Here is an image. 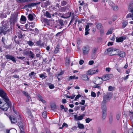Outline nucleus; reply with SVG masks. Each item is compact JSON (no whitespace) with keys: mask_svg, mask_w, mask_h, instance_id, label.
I'll use <instances>...</instances> for the list:
<instances>
[{"mask_svg":"<svg viewBox=\"0 0 133 133\" xmlns=\"http://www.w3.org/2000/svg\"><path fill=\"white\" fill-rule=\"evenodd\" d=\"M55 7H58V8L60 9V8H61V6H60L59 4L58 3H56V5L55 6Z\"/></svg>","mask_w":133,"mask_h":133,"instance_id":"62","label":"nucleus"},{"mask_svg":"<svg viewBox=\"0 0 133 133\" xmlns=\"http://www.w3.org/2000/svg\"><path fill=\"white\" fill-rule=\"evenodd\" d=\"M122 28H124L128 24V22L127 21H124L122 23Z\"/></svg>","mask_w":133,"mask_h":133,"instance_id":"30","label":"nucleus"},{"mask_svg":"<svg viewBox=\"0 0 133 133\" xmlns=\"http://www.w3.org/2000/svg\"><path fill=\"white\" fill-rule=\"evenodd\" d=\"M82 79L84 80H89V78L87 75H84L82 76Z\"/></svg>","mask_w":133,"mask_h":133,"instance_id":"26","label":"nucleus"},{"mask_svg":"<svg viewBox=\"0 0 133 133\" xmlns=\"http://www.w3.org/2000/svg\"><path fill=\"white\" fill-rule=\"evenodd\" d=\"M97 49L96 48H94L92 49L91 56L92 57L94 58L95 56Z\"/></svg>","mask_w":133,"mask_h":133,"instance_id":"20","label":"nucleus"},{"mask_svg":"<svg viewBox=\"0 0 133 133\" xmlns=\"http://www.w3.org/2000/svg\"><path fill=\"white\" fill-rule=\"evenodd\" d=\"M25 29H26V30L25 31H34V29H33L30 28V24H26L25 26Z\"/></svg>","mask_w":133,"mask_h":133,"instance_id":"16","label":"nucleus"},{"mask_svg":"<svg viewBox=\"0 0 133 133\" xmlns=\"http://www.w3.org/2000/svg\"><path fill=\"white\" fill-rule=\"evenodd\" d=\"M89 30L90 29H89L88 30H85V35L86 36L89 33Z\"/></svg>","mask_w":133,"mask_h":133,"instance_id":"63","label":"nucleus"},{"mask_svg":"<svg viewBox=\"0 0 133 133\" xmlns=\"http://www.w3.org/2000/svg\"><path fill=\"white\" fill-rule=\"evenodd\" d=\"M128 10L131 13L133 12V1H131L128 7Z\"/></svg>","mask_w":133,"mask_h":133,"instance_id":"13","label":"nucleus"},{"mask_svg":"<svg viewBox=\"0 0 133 133\" xmlns=\"http://www.w3.org/2000/svg\"><path fill=\"white\" fill-rule=\"evenodd\" d=\"M7 29V28L5 26L0 27V34L3 33L4 35L6 34L7 31L8 30Z\"/></svg>","mask_w":133,"mask_h":133,"instance_id":"12","label":"nucleus"},{"mask_svg":"<svg viewBox=\"0 0 133 133\" xmlns=\"http://www.w3.org/2000/svg\"><path fill=\"white\" fill-rule=\"evenodd\" d=\"M126 37L125 35L123 36L119 37H116V42H122L123 40L126 39Z\"/></svg>","mask_w":133,"mask_h":133,"instance_id":"9","label":"nucleus"},{"mask_svg":"<svg viewBox=\"0 0 133 133\" xmlns=\"http://www.w3.org/2000/svg\"><path fill=\"white\" fill-rule=\"evenodd\" d=\"M50 3L49 1H48L44 3L41 5V6L42 7H45L46 8L47 6L49 5H50Z\"/></svg>","mask_w":133,"mask_h":133,"instance_id":"22","label":"nucleus"},{"mask_svg":"<svg viewBox=\"0 0 133 133\" xmlns=\"http://www.w3.org/2000/svg\"><path fill=\"white\" fill-rule=\"evenodd\" d=\"M17 58L19 59H20L22 60H23L25 58V57H20L17 56Z\"/></svg>","mask_w":133,"mask_h":133,"instance_id":"60","label":"nucleus"},{"mask_svg":"<svg viewBox=\"0 0 133 133\" xmlns=\"http://www.w3.org/2000/svg\"><path fill=\"white\" fill-rule=\"evenodd\" d=\"M23 37V35L20 32L18 36V39L19 40L20 39H21Z\"/></svg>","mask_w":133,"mask_h":133,"instance_id":"42","label":"nucleus"},{"mask_svg":"<svg viewBox=\"0 0 133 133\" xmlns=\"http://www.w3.org/2000/svg\"><path fill=\"white\" fill-rule=\"evenodd\" d=\"M92 120V119L90 118H88L85 119L86 122L87 123H89Z\"/></svg>","mask_w":133,"mask_h":133,"instance_id":"52","label":"nucleus"},{"mask_svg":"<svg viewBox=\"0 0 133 133\" xmlns=\"http://www.w3.org/2000/svg\"><path fill=\"white\" fill-rule=\"evenodd\" d=\"M133 16H132V14H131L130 13L128 14L126 16V18H128L129 17H132Z\"/></svg>","mask_w":133,"mask_h":133,"instance_id":"55","label":"nucleus"},{"mask_svg":"<svg viewBox=\"0 0 133 133\" xmlns=\"http://www.w3.org/2000/svg\"><path fill=\"white\" fill-rule=\"evenodd\" d=\"M48 85L49 86V88L50 89H52L54 88L55 86L53 84H51L50 83H47Z\"/></svg>","mask_w":133,"mask_h":133,"instance_id":"32","label":"nucleus"},{"mask_svg":"<svg viewBox=\"0 0 133 133\" xmlns=\"http://www.w3.org/2000/svg\"><path fill=\"white\" fill-rule=\"evenodd\" d=\"M38 97L39 98V101H41L43 103H45L46 102L44 99H43V98L42 96L40 95H38Z\"/></svg>","mask_w":133,"mask_h":133,"instance_id":"27","label":"nucleus"},{"mask_svg":"<svg viewBox=\"0 0 133 133\" xmlns=\"http://www.w3.org/2000/svg\"><path fill=\"white\" fill-rule=\"evenodd\" d=\"M112 50H113V48L112 47H111L110 48L108 49L107 50V53H108V52H111V51L112 52Z\"/></svg>","mask_w":133,"mask_h":133,"instance_id":"53","label":"nucleus"},{"mask_svg":"<svg viewBox=\"0 0 133 133\" xmlns=\"http://www.w3.org/2000/svg\"><path fill=\"white\" fill-rule=\"evenodd\" d=\"M18 125L20 130H24V127L22 121H20L18 123Z\"/></svg>","mask_w":133,"mask_h":133,"instance_id":"15","label":"nucleus"},{"mask_svg":"<svg viewBox=\"0 0 133 133\" xmlns=\"http://www.w3.org/2000/svg\"><path fill=\"white\" fill-rule=\"evenodd\" d=\"M94 71H95V70H92V71H88V74L89 75H92V74H95V72H93Z\"/></svg>","mask_w":133,"mask_h":133,"instance_id":"43","label":"nucleus"},{"mask_svg":"<svg viewBox=\"0 0 133 133\" xmlns=\"http://www.w3.org/2000/svg\"><path fill=\"white\" fill-rule=\"evenodd\" d=\"M98 79H97V80L98 82L97 85H99L102 84L103 83V77L101 78L99 77H98Z\"/></svg>","mask_w":133,"mask_h":133,"instance_id":"17","label":"nucleus"},{"mask_svg":"<svg viewBox=\"0 0 133 133\" xmlns=\"http://www.w3.org/2000/svg\"><path fill=\"white\" fill-rule=\"evenodd\" d=\"M83 54L86 55L88 54L90 50V47L88 45L84 46L82 49Z\"/></svg>","mask_w":133,"mask_h":133,"instance_id":"5","label":"nucleus"},{"mask_svg":"<svg viewBox=\"0 0 133 133\" xmlns=\"http://www.w3.org/2000/svg\"><path fill=\"white\" fill-rule=\"evenodd\" d=\"M70 6L69 5H68L66 6L60 8V10L61 12H64L66 10H68L69 9V7Z\"/></svg>","mask_w":133,"mask_h":133,"instance_id":"19","label":"nucleus"},{"mask_svg":"<svg viewBox=\"0 0 133 133\" xmlns=\"http://www.w3.org/2000/svg\"><path fill=\"white\" fill-rule=\"evenodd\" d=\"M93 88H97L98 89H101V87L97 85H94L93 87Z\"/></svg>","mask_w":133,"mask_h":133,"instance_id":"56","label":"nucleus"},{"mask_svg":"<svg viewBox=\"0 0 133 133\" xmlns=\"http://www.w3.org/2000/svg\"><path fill=\"white\" fill-rule=\"evenodd\" d=\"M97 133H102L101 129L100 127H99L98 128Z\"/></svg>","mask_w":133,"mask_h":133,"instance_id":"48","label":"nucleus"},{"mask_svg":"<svg viewBox=\"0 0 133 133\" xmlns=\"http://www.w3.org/2000/svg\"><path fill=\"white\" fill-rule=\"evenodd\" d=\"M4 103L3 102H2V99H0V108L1 109L2 107V105H3Z\"/></svg>","mask_w":133,"mask_h":133,"instance_id":"49","label":"nucleus"},{"mask_svg":"<svg viewBox=\"0 0 133 133\" xmlns=\"http://www.w3.org/2000/svg\"><path fill=\"white\" fill-rule=\"evenodd\" d=\"M81 95L79 94H78V95H77L76 96V97H75L74 100H75V101L77 100V99H78L79 98V97H81Z\"/></svg>","mask_w":133,"mask_h":133,"instance_id":"58","label":"nucleus"},{"mask_svg":"<svg viewBox=\"0 0 133 133\" xmlns=\"http://www.w3.org/2000/svg\"><path fill=\"white\" fill-rule=\"evenodd\" d=\"M68 126V125L66 123H63L62 126V127H60L59 128V129H62L64 127H67Z\"/></svg>","mask_w":133,"mask_h":133,"instance_id":"39","label":"nucleus"},{"mask_svg":"<svg viewBox=\"0 0 133 133\" xmlns=\"http://www.w3.org/2000/svg\"><path fill=\"white\" fill-rule=\"evenodd\" d=\"M67 2L65 1H63L61 2V5L62 6H63L66 5L67 4Z\"/></svg>","mask_w":133,"mask_h":133,"instance_id":"45","label":"nucleus"},{"mask_svg":"<svg viewBox=\"0 0 133 133\" xmlns=\"http://www.w3.org/2000/svg\"><path fill=\"white\" fill-rule=\"evenodd\" d=\"M34 54L31 51L30 54L28 56L30 57V58H33L34 57Z\"/></svg>","mask_w":133,"mask_h":133,"instance_id":"37","label":"nucleus"},{"mask_svg":"<svg viewBox=\"0 0 133 133\" xmlns=\"http://www.w3.org/2000/svg\"><path fill=\"white\" fill-rule=\"evenodd\" d=\"M103 98L107 100H109L110 98L109 95H105L104 96Z\"/></svg>","mask_w":133,"mask_h":133,"instance_id":"38","label":"nucleus"},{"mask_svg":"<svg viewBox=\"0 0 133 133\" xmlns=\"http://www.w3.org/2000/svg\"><path fill=\"white\" fill-rule=\"evenodd\" d=\"M45 15L47 17H48L49 18H51V14L48 11H46Z\"/></svg>","mask_w":133,"mask_h":133,"instance_id":"35","label":"nucleus"},{"mask_svg":"<svg viewBox=\"0 0 133 133\" xmlns=\"http://www.w3.org/2000/svg\"><path fill=\"white\" fill-rule=\"evenodd\" d=\"M96 94L94 92L92 91L91 93V96L95 97H96Z\"/></svg>","mask_w":133,"mask_h":133,"instance_id":"50","label":"nucleus"},{"mask_svg":"<svg viewBox=\"0 0 133 133\" xmlns=\"http://www.w3.org/2000/svg\"><path fill=\"white\" fill-rule=\"evenodd\" d=\"M28 19L30 21H32L33 19V15L31 14H29L28 16Z\"/></svg>","mask_w":133,"mask_h":133,"instance_id":"36","label":"nucleus"},{"mask_svg":"<svg viewBox=\"0 0 133 133\" xmlns=\"http://www.w3.org/2000/svg\"><path fill=\"white\" fill-rule=\"evenodd\" d=\"M31 51H30L28 50L25 49L23 51V53L24 54L26 55L27 56H29L30 54V53Z\"/></svg>","mask_w":133,"mask_h":133,"instance_id":"24","label":"nucleus"},{"mask_svg":"<svg viewBox=\"0 0 133 133\" xmlns=\"http://www.w3.org/2000/svg\"><path fill=\"white\" fill-rule=\"evenodd\" d=\"M21 20L25 22L26 20V17L23 15H22L21 18Z\"/></svg>","mask_w":133,"mask_h":133,"instance_id":"40","label":"nucleus"},{"mask_svg":"<svg viewBox=\"0 0 133 133\" xmlns=\"http://www.w3.org/2000/svg\"><path fill=\"white\" fill-rule=\"evenodd\" d=\"M0 96L2 98L3 100L7 101L9 99L6 93L1 88L0 89Z\"/></svg>","mask_w":133,"mask_h":133,"instance_id":"4","label":"nucleus"},{"mask_svg":"<svg viewBox=\"0 0 133 133\" xmlns=\"http://www.w3.org/2000/svg\"><path fill=\"white\" fill-rule=\"evenodd\" d=\"M44 43H41V41L40 40H39L38 41H37L36 43V45L40 47L44 46Z\"/></svg>","mask_w":133,"mask_h":133,"instance_id":"18","label":"nucleus"},{"mask_svg":"<svg viewBox=\"0 0 133 133\" xmlns=\"http://www.w3.org/2000/svg\"><path fill=\"white\" fill-rule=\"evenodd\" d=\"M71 12H68L66 13L64 15V18H67L70 17L71 16Z\"/></svg>","mask_w":133,"mask_h":133,"instance_id":"31","label":"nucleus"},{"mask_svg":"<svg viewBox=\"0 0 133 133\" xmlns=\"http://www.w3.org/2000/svg\"><path fill=\"white\" fill-rule=\"evenodd\" d=\"M42 116L44 118H46L47 116V113L46 111L43 112L42 114Z\"/></svg>","mask_w":133,"mask_h":133,"instance_id":"47","label":"nucleus"},{"mask_svg":"<svg viewBox=\"0 0 133 133\" xmlns=\"http://www.w3.org/2000/svg\"><path fill=\"white\" fill-rule=\"evenodd\" d=\"M113 77V75L112 74H106L103 77V80L106 81L110 79Z\"/></svg>","mask_w":133,"mask_h":133,"instance_id":"8","label":"nucleus"},{"mask_svg":"<svg viewBox=\"0 0 133 133\" xmlns=\"http://www.w3.org/2000/svg\"><path fill=\"white\" fill-rule=\"evenodd\" d=\"M128 133H133V129H130L128 130Z\"/></svg>","mask_w":133,"mask_h":133,"instance_id":"64","label":"nucleus"},{"mask_svg":"<svg viewBox=\"0 0 133 133\" xmlns=\"http://www.w3.org/2000/svg\"><path fill=\"white\" fill-rule=\"evenodd\" d=\"M28 44L30 46H32L34 45V43L31 41H27V42Z\"/></svg>","mask_w":133,"mask_h":133,"instance_id":"44","label":"nucleus"},{"mask_svg":"<svg viewBox=\"0 0 133 133\" xmlns=\"http://www.w3.org/2000/svg\"><path fill=\"white\" fill-rule=\"evenodd\" d=\"M85 116V115L84 114H83L82 115H80L78 117L77 115H74L75 118L77 120H80L82 119Z\"/></svg>","mask_w":133,"mask_h":133,"instance_id":"14","label":"nucleus"},{"mask_svg":"<svg viewBox=\"0 0 133 133\" xmlns=\"http://www.w3.org/2000/svg\"><path fill=\"white\" fill-rule=\"evenodd\" d=\"M78 127L79 129H83L84 128V125L83 124L80 123L79 122L77 123Z\"/></svg>","mask_w":133,"mask_h":133,"instance_id":"25","label":"nucleus"},{"mask_svg":"<svg viewBox=\"0 0 133 133\" xmlns=\"http://www.w3.org/2000/svg\"><path fill=\"white\" fill-rule=\"evenodd\" d=\"M44 74H45V73H44L43 74H41L39 75V77L41 78H42V79H45L47 77V76H45Z\"/></svg>","mask_w":133,"mask_h":133,"instance_id":"33","label":"nucleus"},{"mask_svg":"<svg viewBox=\"0 0 133 133\" xmlns=\"http://www.w3.org/2000/svg\"><path fill=\"white\" fill-rule=\"evenodd\" d=\"M116 69L118 72H121V69L119 68L118 67V66L117 65H116Z\"/></svg>","mask_w":133,"mask_h":133,"instance_id":"61","label":"nucleus"},{"mask_svg":"<svg viewBox=\"0 0 133 133\" xmlns=\"http://www.w3.org/2000/svg\"><path fill=\"white\" fill-rule=\"evenodd\" d=\"M38 63L37 60H34V62H32V65L34 66H36L37 65Z\"/></svg>","mask_w":133,"mask_h":133,"instance_id":"41","label":"nucleus"},{"mask_svg":"<svg viewBox=\"0 0 133 133\" xmlns=\"http://www.w3.org/2000/svg\"><path fill=\"white\" fill-rule=\"evenodd\" d=\"M41 2H39L37 3H31L29 4H27L25 5L24 7V8H30L32 7H33L35 6H36L37 5L39 4Z\"/></svg>","mask_w":133,"mask_h":133,"instance_id":"6","label":"nucleus"},{"mask_svg":"<svg viewBox=\"0 0 133 133\" xmlns=\"http://www.w3.org/2000/svg\"><path fill=\"white\" fill-rule=\"evenodd\" d=\"M101 109L102 110V119L104 120L105 119L107 115L106 107L105 105L102 104L101 106Z\"/></svg>","mask_w":133,"mask_h":133,"instance_id":"3","label":"nucleus"},{"mask_svg":"<svg viewBox=\"0 0 133 133\" xmlns=\"http://www.w3.org/2000/svg\"><path fill=\"white\" fill-rule=\"evenodd\" d=\"M4 102L3 105L1 109L4 111H7L8 109L10 108L11 110L12 108V105L11 102L10 101L9 99H8L7 101L4 100Z\"/></svg>","mask_w":133,"mask_h":133,"instance_id":"1","label":"nucleus"},{"mask_svg":"<svg viewBox=\"0 0 133 133\" xmlns=\"http://www.w3.org/2000/svg\"><path fill=\"white\" fill-rule=\"evenodd\" d=\"M116 55H118L121 57L123 58L125 56V52L123 51H121L119 50H118V54H116Z\"/></svg>","mask_w":133,"mask_h":133,"instance_id":"10","label":"nucleus"},{"mask_svg":"<svg viewBox=\"0 0 133 133\" xmlns=\"http://www.w3.org/2000/svg\"><path fill=\"white\" fill-rule=\"evenodd\" d=\"M95 25H96L97 28L98 29H101L102 27V25L101 23H99L98 22L96 23H95Z\"/></svg>","mask_w":133,"mask_h":133,"instance_id":"21","label":"nucleus"},{"mask_svg":"<svg viewBox=\"0 0 133 133\" xmlns=\"http://www.w3.org/2000/svg\"><path fill=\"white\" fill-rule=\"evenodd\" d=\"M63 22V21L62 19H58V23L60 25V26L59 27V29H61L62 28V26L64 25Z\"/></svg>","mask_w":133,"mask_h":133,"instance_id":"23","label":"nucleus"},{"mask_svg":"<svg viewBox=\"0 0 133 133\" xmlns=\"http://www.w3.org/2000/svg\"><path fill=\"white\" fill-rule=\"evenodd\" d=\"M112 8L114 10L116 11L118 10V8L117 6H116L115 7H112Z\"/></svg>","mask_w":133,"mask_h":133,"instance_id":"59","label":"nucleus"},{"mask_svg":"<svg viewBox=\"0 0 133 133\" xmlns=\"http://www.w3.org/2000/svg\"><path fill=\"white\" fill-rule=\"evenodd\" d=\"M78 78V77H76V76L75 75H74L73 76H70L68 80L69 81H70L72 79H77Z\"/></svg>","mask_w":133,"mask_h":133,"instance_id":"29","label":"nucleus"},{"mask_svg":"<svg viewBox=\"0 0 133 133\" xmlns=\"http://www.w3.org/2000/svg\"><path fill=\"white\" fill-rule=\"evenodd\" d=\"M9 118L12 124H15L17 122L16 118L13 116H9Z\"/></svg>","mask_w":133,"mask_h":133,"instance_id":"11","label":"nucleus"},{"mask_svg":"<svg viewBox=\"0 0 133 133\" xmlns=\"http://www.w3.org/2000/svg\"><path fill=\"white\" fill-rule=\"evenodd\" d=\"M5 57L7 60L10 59L13 62H16V60L15 57L13 56L7 54L5 55Z\"/></svg>","mask_w":133,"mask_h":133,"instance_id":"7","label":"nucleus"},{"mask_svg":"<svg viewBox=\"0 0 133 133\" xmlns=\"http://www.w3.org/2000/svg\"><path fill=\"white\" fill-rule=\"evenodd\" d=\"M109 4L110 6H112V7H113L114 3L111 0H109Z\"/></svg>","mask_w":133,"mask_h":133,"instance_id":"46","label":"nucleus"},{"mask_svg":"<svg viewBox=\"0 0 133 133\" xmlns=\"http://www.w3.org/2000/svg\"><path fill=\"white\" fill-rule=\"evenodd\" d=\"M9 22L11 25H14L15 23L17 22L18 19V14L16 13H14L13 14H11Z\"/></svg>","mask_w":133,"mask_h":133,"instance_id":"2","label":"nucleus"},{"mask_svg":"<svg viewBox=\"0 0 133 133\" xmlns=\"http://www.w3.org/2000/svg\"><path fill=\"white\" fill-rule=\"evenodd\" d=\"M70 60L69 58H66V63H68V64L69 65L70 63Z\"/></svg>","mask_w":133,"mask_h":133,"instance_id":"54","label":"nucleus"},{"mask_svg":"<svg viewBox=\"0 0 133 133\" xmlns=\"http://www.w3.org/2000/svg\"><path fill=\"white\" fill-rule=\"evenodd\" d=\"M22 92L26 97L28 98V101L30 99V96L29 95L28 93L25 92L24 91H22Z\"/></svg>","mask_w":133,"mask_h":133,"instance_id":"28","label":"nucleus"},{"mask_svg":"<svg viewBox=\"0 0 133 133\" xmlns=\"http://www.w3.org/2000/svg\"><path fill=\"white\" fill-rule=\"evenodd\" d=\"M112 31L111 29L109 30L106 33L107 35H108L112 34Z\"/></svg>","mask_w":133,"mask_h":133,"instance_id":"57","label":"nucleus"},{"mask_svg":"<svg viewBox=\"0 0 133 133\" xmlns=\"http://www.w3.org/2000/svg\"><path fill=\"white\" fill-rule=\"evenodd\" d=\"M51 107L52 109L53 110H55L56 108V104L54 103H53L51 105Z\"/></svg>","mask_w":133,"mask_h":133,"instance_id":"34","label":"nucleus"},{"mask_svg":"<svg viewBox=\"0 0 133 133\" xmlns=\"http://www.w3.org/2000/svg\"><path fill=\"white\" fill-rule=\"evenodd\" d=\"M59 51V49L58 47H56L55 48V50L54 52L55 54H56L58 53Z\"/></svg>","mask_w":133,"mask_h":133,"instance_id":"51","label":"nucleus"}]
</instances>
